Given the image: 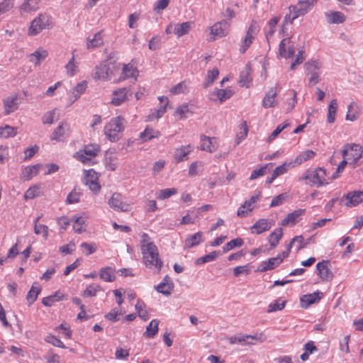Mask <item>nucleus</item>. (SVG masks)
Instances as JSON below:
<instances>
[{
    "instance_id": "obj_1",
    "label": "nucleus",
    "mask_w": 363,
    "mask_h": 363,
    "mask_svg": "<svg viewBox=\"0 0 363 363\" xmlns=\"http://www.w3.org/2000/svg\"><path fill=\"white\" fill-rule=\"evenodd\" d=\"M141 252L145 267L149 269H155L159 273L162 268L163 262L160 258L157 246L155 244H149L148 247H143Z\"/></svg>"
},
{
    "instance_id": "obj_2",
    "label": "nucleus",
    "mask_w": 363,
    "mask_h": 363,
    "mask_svg": "<svg viewBox=\"0 0 363 363\" xmlns=\"http://www.w3.org/2000/svg\"><path fill=\"white\" fill-rule=\"evenodd\" d=\"M125 122L124 118L119 116L111 118L105 125L104 134L111 142H117L121 138L125 130Z\"/></svg>"
},
{
    "instance_id": "obj_3",
    "label": "nucleus",
    "mask_w": 363,
    "mask_h": 363,
    "mask_svg": "<svg viewBox=\"0 0 363 363\" xmlns=\"http://www.w3.org/2000/svg\"><path fill=\"white\" fill-rule=\"evenodd\" d=\"M116 69V66L113 62L111 60H105L95 67L93 77L95 79L110 80L114 75Z\"/></svg>"
},
{
    "instance_id": "obj_4",
    "label": "nucleus",
    "mask_w": 363,
    "mask_h": 363,
    "mask_svg": "<svg viewBox=\"0 0 363 363\" xmlns=\"http://www.w3.org/2000/svg\"><path fill=\"white\" fill-rule=\"evenodd\" d=\"M101 151V147L96 143L86 145L82 149L74 154V157L83 164H87L92 158L96 157Z\"/></svg>"
},
{
    "instance_id": "obj_5",
    "label": "nucleus",
    "mask_w": 363,
    "mask_h": 363,
    "mask_svg": "<svg viewBox=\"0 0 363 363\" xmlns=\"http://www.w3.org/2000/svg\"><path fill=\"white\" fill-rule=\"evenodd\" d=\"M51 25V16L46 13H40L33 19L28 28V35L35 36L39 34L43 29L49 28Z\"/></svg>"
},
{
    "instance_id": "obj_6",
    "label": "nucleus",
    "mask_w": 363,
    "mask_h": 363,
    "mask_svg": "<svg viewBox=\"0 0 363 363\" xmlns=\"http://www.w3.org/2000/svg\"><path fill=\"white\" fill-rule=\"evenodd\" d=\"M342 154L344 158L350 161V164L355 166L363 155V148L355 143L346 144Z\"/></svg>"
},
{
    "instance_id": "obj_7",
    "label": "nucleus",
    "mask_w": 363,
    "mask_h": 363,
    "mask_svg": "<svg viewBox=\"0 0 363 363\" xmlns=\"http://www.w3.org/2000/svg\"><path fill=\"white\" fill-rule=\"evenodd\" d=\"M306 74L308 77V86H313L320 80V69L321 65L317 60L308 61L304 65Z\"/></svg>"
},
{
    "instance_id": "obj_8",
    "label": "nucleus",
    "mask_w": 363,
    "mask_h": 363,
    "mask_svg": "<svg viewBox=\"0 0 363 363\" xmlns=\"http://www.w3.org/2000/svg\"><path fill=\"white\" fill-rule=\"evenodd\" d=\"M325 170L321 167L315 169H308L301 179L308 181L307 184L311 186H322L325 183Z\"/></svg>"
},
{
    "instance_id": "obj_9",
    "label": "nucleus",
    "mask_w": 363,
    "mask_h": 363,
    "mask_svg": "<svg viewBox=\"0 0 363 363\" xmlns=\"http://www.w3.org/2000/svg\"><path fill=\"white\" fill-rule=\"evenodd\" d=\"M318 0H299L295 5H291L289 7L293 13H296V16H303L308 13L315 5Z\"/></svg>"
},
{
    "instance_id": "obj_10",
    "label": "nucleus",
    "mask_w": 363,
    "mask_h": 363,
    "mask_svg": "<svg viewBox=\"0 0 363 363\" xmlns=\"http://www.w3.org/2000/svg\"><path fill=\"white\" fill-rule=\"evenodd\" d=\"M108 203L111 208L116 211L127 212L130 211V203L126 202L119 193H114L109 199Z\"/></svg>"
},
{
    "instance_id": "obj_11",
    "label": "nucleus",
    "mask_w": 363,
    "mask_h": 363,
    "mask_svg": "<svg viewBox=\"0 0 363 363\" xmlns=\"http://www.w3.org/2000/svg\"><path fill=\"white\" fill-rule=\"evenodd\" d=\"M191 23H170L166 28L167 34H175L178 38L187 34L190 30Z\"/></svg>"
},
{
    "instance_id": "obj_12",
    "label": "nucleus",
    "mask_w": 363,
    "mask_h": 363,
    "mask_svg": "<svg viewBox=\"0 0 363 363\" xmlns=\"http://www.w3.org/2000/svg\"><path fill=\"white\" fill-rule=\"evenodd\" d=\"M278 84L269 89V90L265 94L262 101V105L265 108H272L278 104L277 99V96Z\"/></svg>"
},
{
    "instance_id": "obj_13",
    "label": "nucleus",
    "mask_w": 363,
    "mask_h": 363,
    "mask_svg": "<svg viewBox=\"0 0 363 363\" xmlns=\"http://www.w3.org/2000/svg\"><path fill=\"white\" fill-rule=\"evenodd\" d=\"M329 261L323 260L316 264L318 275L323 281H328L333 279V274L328 267Z\"/></svg>"
},
{
    "instance_id": "obj_14",
    "label": "nucleus",
    "mask_w": 363,
    "mask_h": 363,
    "mask_svg": "<svg viewBox=\"0 0 363 363\" xmlns=\"http://www.w3.org/2000/svg\"><path fill=\"white\" fill-rule=\"evenodd\" d=\"M345 199L347 202L345 205L347 207L357 206L363 201V191H353L348 192L342 199L341 201Z\"/></svg>"
},
{
    "instance_id": "obj_15",
    "label": "nucleus",
    "mask_w": 363,
    "mask_h": 363,
    "mask_svg": "<svg viewBox=\"0 0 363 363\" xmlns=\"http://www.w3.org/2000/svg\"><path fill=\"white\" fill-rule=\"evenodd\" d=\"M18 94L16 93H13L3 100L5 115H9L18 109Z\"/></svg>"
},
{
    "instance_id": "obj_16",
    "label": "nucleus",
    "mask_w": 363,
    "mask_h": 363,
    "mask_svg": "<svg viewBox=\"0 0 363 363\" xmlns=\"http://www.w3.org/2000/svg\"><path fill=\"white\" fill-rule=\"evenodd\" d=\"M259 199V196H252L249 200L240 206L237 211V216L245 218L254 209V203Z\"/></svg>"
},
{
    "instance_id": "obj_17",
    "label": "nucleus",
    "mask_w": 363,
    "mask_h": 363,
    "mask_svg": "<svg viewBox=\"0 0 363 363\" xmlns=\"http://www.w3.org/2000/svg\"><path fill=\"white\" fill-rule=\"evenodd\" d=\"M229 26L230 23L227 20L218 21L211 27V34L220 38L225 36L227 34L226 30Z\"/></svg>"
},
{
    "instance_id": "obj_18",
    "label": "nucleus",
    "mask_w": 363,
    "mask_h": 363,
    "mask_svg": "<svg viewBox=\"0 0 363 363\" xmlns=\"http://www.w3.org/2000/svg\"><path fill=\"white\" fill-rule=\"evenodd\" d=\"M42 167L40 164H36L32 166H27L22 169L21 173L20 175V179L23 181H29L33 177L36 176L40 168Z\"/></svg>"
},
{
    "instance_id": "obj_19",
    "label": "nucleus",
    "mask_w": 363,
    "mask_h": 363,
    "mask_svg": "<svg viewBox=\"0 0 363 363\" xmlns=\"http://www.w3.org/2000/svg\"><path fill=\"white\" fill-rule=\"evenodd\" d=\"M272 223L267 219H259L251 227V230L252 233L259 235L265 231L269 230L272 228Z\"/></svg>"
},
{
    "instance_id": "obj_20",
    "label": "nucleus",
    "mask_w": 363,
    "mask_h": 363,
    "mask_svg": "<svg viewBox=\"0 0 363 363\" xmlns=\"http://www.w3.org/2000/svg\"><path fill=\"white\" fill-rule=\"evenodd\" d=\"M304 213L305 209L299 208L295 210L292 213H289L286 217L281 221L280 224L283 226H286L289 224L294 225L298 222L300 217Z\"/></svg>"
},
{
    "instance_id": "obj_21",
    "label": "nucleus",
    "mask_w": 363,
    "mask_h": 363,
    "mask_svg": "<svg viewBox=\"0 0 363 363\" xmlns=\"http://www.w3.org/2000/svg\"><path fill=\"white\" fill-rule=\"evenodd\" d=\"M320 294H322L317 291V292H314L313 294H308L302 296L300 298L301 306L303 308H307L311 304L317 303L321 298Z\"/></svg>"
},
{
    "instance_id": "obj_22",
    "label": "nucleus",
    "mask_w": 363,
    "mask_h": 363,
    "mask_svg": "<svg viewBox=\"0 0 363 363\" xmlns=\"http://www.w3.org/2000/svg\"><path fill=\"white\" fill-rule=\"evenodd\" d=\"M48 55V52L43 48H38L34 52L28 55L30 62L38 66Z\"/></svg>"
},
{
    "instance_id": "obj_23",
    "label": "nucleus",
    "mask_w": 363,
    "mask_h": 363,
    "mask_svg": "<svg viewBox=\"0 0 363 363\" xmlns=\"http://www.w3.org/2000/svg\"><path fill=\"white\" fill-rule=\"evenodd\" d=\"M128 89L126 87L115 90L112 94L111 103L114 106H119L127 99Z\"/></svg>"
},
{
    "instance_id": "obj_24",
    "label": "nucleus",
    "mask_w": 363,
    "mask_h": 363,
    "mask_svg": "<svg viewBox=\"0 0 363 363\" xmlns=\"http://www.w3.org/2000/svg\"><path fill=\"white\" fill-rule=\"evenodd\" d=\"M328 23L340 24L345 21V16L340 11H329L325 13Z\"/></svg>"
},
{
    "instance_id": "obj_25",
    "label": "nucleus",
    "mask_w": 363,
    "mask_h": 363,
    "mask_svg": "<svg viewBox=\"0 0 363 363\" xmlns=\"http://www.w3.org/2000/svg\"><path fill=\"white\" fill-rule=\"evenodd\" d=\"M281 263V259L280 257H272L268 260L263 262L259 267V271L261 272H267L274 269L279 264Z\"/></svg>"
},
{
    "instance_id": "obj_26",
    "label": "nucleus",
    "mask_w": 363,
    "mask_h": 363,
    "mask_svg": "<svg viewBox=\"0 0 363 363\" xmlns=\"http://www.w3.org/2000/svg\"><path fill=\"white\" fill-rule=\"evenodd\" d=\"M86 87V83L85 82H82L77 84L72 89V95L69 97L70 104H73L80 97V96L85 91Z\"/></svg>"
},
{
    "instance_id": "obj_27",
    "label": "nucleus",
    "mask_w": 363,
    "mask_h": 363,
    "mask_svg": "<svg viewBox=\"0 0 363 363\" xmlns=\"http://www.w3.org/2000/svg\"><path fill=\"white\" fill-rule=\"evenodd\" d=\"M245 341L243 342L242 345H254L256 342H263L266 340V335L263 333H257L253 335H245Z\"/></svg>"
},
{
    "instance_id": "obj_28",
    "label": "nucleus",
    "mask_w": 363,
    "mask_h": 363,
    "mask_svg": "<svg viewBox=\"0 0 363 363\" xmlns=\"http://www.w3.org/2000/svg\"><path fill=\"white\" fill-rule=\"evenodd\" d=\"M216 140V138H209L206 135L201 136V150L209 152H213L216 150L214 142Z\"/></svg>"
},
{
    "instance_id": "obj_29",
    "label": "nucleus",
    "mask_w": 363,
    "mask_h": 363,
    "mask_svg": "<svg viewBox=\"0 0 363 363\" xmlns=\"http://www.w3.org/2000/svg\"><path fill=\"white\" fill-rule=\"evenodd\" d=\"M116 270L111 267H106L99 270V277L105 281L112 282L116 279Z\"/></svg>"
},
{
    "instance_id": "obj_30",
    "label": "nucleus",
    "mask_w": 363,
    "mask_h": 363,
    "mask_svg": "<svg viewBox=\"0 0 363 363\" xmlns=\"http://www.w3.org/2000/svg\"><path fill=\"white\" fill-rule=\"evenodd\" d=\"M289 40L288 38L283 39L280 44L279 48V55L284 58H290L292 57L294 55L295 53V49L294 46H289L287 49V52H285V45L286 43L289 42Z\"/></svg>"
},
{
    "instance_id": "obj_31",
    "label": "nucleus",
    "mask_w": 363,
    "mask_h": 363,
    "mask_svg": "<svg viewBox=\"0 0 363 363\" xmlns=\"http://www.w3.org/2000/svg\"><path fill=\"white\" fill-rule=\"evenodd\" d=\"M203 233L198 232L185 240V247L191 248L203 242Z\"/></svg>"
},
{
    "instance_id": "obj_32",
    "label": "nucleus",
    "mask_w": 363,
    "mask_h": 363,
    "mask_svg": "<svg viewBox=\"0 0 363 363\" xmlns=\"http://www.w3.org/2000/svg\"><path fill=\"white\" fill-rule=\"evenodd\" d=\"M103 44L104 40L101 31L95 33L93 38H87L86 40V48L88 49L98 48Z\"/></svg>"
},
{
    "instance_id": "obj_33",
    "label": "nucleus",
    "mask_w": 363,
    "mask_h": 363,
    "mask_svg": "<svg viewBox=\"0 0 363 363\" xmlns=\"http://www.w3.org/2000/svg\"><path fill=\"white\" fill-rule=\"evenodd\" d=\"M191 152L190 146H182L174 151V160L179 163L186 159V156Z\"/></svg>"
},
{
    "instance_id": "obj_34",
    "label": "nucleus",
    "mask_w": 363,
    "mask_h": 363,
    "mask_svg": "<svg viewBox=\"0 0 363 363\" xmlns=\"http://www.w3.org/2000/svg\"><path fill=\"white\" fill-rule=\"evenodd\" d=\"M160 135V133L158 130H156L152 128L147 127L144 131L140 133V138L143 142H147L153 138H157Z\"/></svg>"
},
{
    "instance_id": "obj_35",
    "label": "nucleus",
    "mask_w": 363,
    "mask_h": 363,
    "mask_svg": "<svg viewBox=\"0 0 363 363\" xmlns=\"http://www.w3.org/2000/svg\"><path fill=\"white\" fill-rule=\"evenodd\" d=\"M160 321L157 319L151 320L146 328L144 336L151 338L153 337L158 332Z\"/></svg>"
},
{
    "instance_id": "obj_36",
    "label": "nucleus",
    "mask_w": 363,
    "mask_h": 363,
    "mask_svg": "<svg viewBox=\"0 0 363 363\" xmlns=\"http://www.w3.org/2000/svg\"><path fill=\"white\" fill-rule=\"evenodd\" d=\"M283 230L281 228L275 229L269 236L271 247L274 248L282 238Z\"/></svg>"
},
{
    "instance_id": "obj_37",
    "label": "nucleus",
    "mask_w": 363,
    "mask_h": 363,
    "mask_svg": "<svg viewBox=\"0 0 363 363\" xmlns=\"http://www.w3.org/2000/svg\"><path fill=\"white\" fill-rule=\"evenodd\" d=\"M359 118V112L357 111V104L352 101L347 107V112L346 114V120L354 121Z\"/></svg>"
},
{
    "instance_id": "obj_38",
    "label": "nucleus",
    "mask_w": 363,
    "mask_h": 363,
    "mask_svg": "<svg viewBox=\"0 0 363 363\" xmlns=\"http://www.w3.org/2000/svg\"><path fill=\"white\" fill-rule=\"evenodd\" d=\"M337 109V103L336 99H333L329 106H328V111L327 115V121L329 123H333L335 120V113Z\"/></svg>"
},
{
    "instance_id": "obj_39",
    "label": "nucleus",
    "mask_w": 363,
    "mask_h": 363,
    "mask_svg": "<svg viewBox=\"0 0 363 363\" xmlns=\"http://www.w3.org/2000/svg\"><path fill=\"white\" fill-rule=\"evenodd\" d=\"M315 153L314 151L311 150H307L300 155H298L296 159L294 160V163L296 165H299L302 164L303 162H306L310 159H312L315 156Z\"/></svg>"
},
{
    "instance_id": "obj_40",
    "label": "nucleus",
    "mask_w": 363,
    "mask_h": 363,
    "mask_svg": "<svg viewBox=\"0 0 363 363\" xmlns=\"http://www.w3.org/2000/svg\"><path fill=\"white\" fill-rule=\"evenodd\" d=\"M41 0H25L21 6V9L26 12L35 11L38 9V4Z\"/></svg>"
},
{
    "instance_id": "obj_41",
    "label": "nucleus",
    "mask_w": 363,
    "mask_h": 363,
    "mask_svg": "<svg viewBox=\"0 0 363 363\" xmlns=\"http://www.w3.org/2000/svg\"><path fill=\"white\" fill-rule=\"evenodd\" d=\"M62 298L63 295L61 294L59 291H57L51 296L43 298L42 300V303L45 306H51L54 303L62 300Z\"/></svg>"
},
{
    "instance_id": "obj_42",
    "label": "nucleus",
    "mask_w": 363,
    "mask_h": 363,
    "mask_svg": "<svg viewBox=\"0 0 363 363\" xmlns=\"http://www.w3.org/2000/svg\"><path fill=\"white\" fill-rule=\"evenodd\" d=\"M102 288L99 284H92L89 285L83 292L84 296L91 297L95 296L97 292L102 291Z\"/></svg>"
},
{
    "instance_id": "obj_43",
    "label": "nucleus",
    "mask_w": 363,
    "mask_h": 363,
    "mask_svg": "<svg viewBox=\"0 0 363 363\" xmlns=\"http://www.w3.org/2000/svg\"><path fill=\"white\" fill-rule=\"evenodd\" d=\"M41 289L40 286H35L33 285L28 291L26 299L28 302V304L30 305L35 302L37 299L38 294H40Z\"/></svg>"
},
{
    "instance_id": "obj_44",
    "label": "nucleus",
    "mask_w": 363,
    "mask_h": 363,
    "mask_svg": "<svg viewBox=\"0 0 363 363\" xmlns=\"http://www.w3.org/2000/svg\"><path fill=\"white\" fill-rule=\"evenodd\" d=\"M16 133V129L12 126L6 125L4 127H0V138L14 137Z\"/></svg>"
},
{
    "instance_id": "obj_45",
    "label": "nucleus",
    "mask_w": 363,
    "mask_h": 363,
    "mask_svg": "<svg viewBox=\"0 0 363 363\" xmlns=\"http://www.w3.org/2000/svg\"><path fill=\"white\" fill-rule=\"evenodd\" d=\"M279 21V17H274L269 20L266 28V38L269 39L275 32V28Z\"/></svg>"
},
{
    "instance_id": "obj_46",
    "label": "nucleus",
    "mask_w": 363,
    "mask_h": 363,
    "mask_svg": "<svg viewBox=\"0 0 363 363\" xmlns=\"http://www.w3.org/2000/svg\"><path fill=\"white\" fill-rule=\"evenodd\" d=\"M155 288L157 292L168 296L171 294V292L173 290L174 283H169L167 284L164 283H160Z\"/></svg>"
},
{
    "instance_id": "obj_47",
    "label": "nucleus",
    "mask_w": 363,
    "mask_h": 363,
    "mask_svg": "<svg viewBox=\"0 0 363 363\" xmlns=\"http://www.w3.org/2000/svg\"><path fill=\"white\" fill-rule=\"evenodd\" d=\"M213 94L216 95L220 102L230 99L233 95V91L230 89H218Z\"/></svg>"
},
{
    "instance_id": "obj_48",
    "label": "nucleus",
    "mask_w": 363,
    "mask_h": 363,
    "mask_svg": "<svg viewBox=\"0 0 363 363\" xmlns=\"http://www.w3.org/2000/svg\"><path fill=\"white\" fill-rule=\"evenodd\" d=\"M243 243H244L243 240L242 238H238L233 239V240H230V242H228V243H226L223 247V252H227L229 250H231L232 249H233L235 247H241L243 245Z\"/></svg>"
},
{
    "instance_id": "obj_49",
    "label": "nucleus",
    "mask_w": 363,
    "mask_h": 363,
    "mask_svg": "<svg viewBox=\"0 0 363 363\" xmlns=\"http://www.w3.org/2000/svg\"><path fill=\"white\" fill-rule=\"evenodd\" d=\"M138 74V70L135 67H134L133 65H125L123 70H122V74L123 75V78H130V77H135L136 78Z\"/></svg>"
},
{
    "instance_id": "obj_50",
    "label": "nucleus",
    "mask_w": 363,
    "mask_h": 363,
    "mask_svg": "<svg viewBox=\"0 0 363 363\" xmlns=\"http://www.w3.org/2000/svg\"><path fill=\"white\" fill-rule=\"evenodd\" d=\"M219 254H220L219 252L213 251V252H210L209 254L206 255L203 257L198 258L196 261V264H204L206 262H212L217 258V257L218 256Z\"/></svg>"
},
{
    "instance_id": "obj_51",
    "label": "nucleus",
    "mask_w": 363,
    "mask_h": 363,
    "mask_svg": "<svg viewBox=\"0 0 363 363\" xmlns=\"http://www.w3.org/2000/svg\"><path fill=\"white\" fill-rule=\"evenodd\" d=\"M178 191L176 188H169L160 190L157 193V199L160 200L167 199L172 196L177 194Z\"/></svg>"
},
{
    "instance_id": "obj_52",
    "label": "nucleus",
    "mask_w": 363,
    "mask_h": 363,
    "mask_svg": "<svg viewBox=\"0 0 363 363\" xmlns=\"http://www.w3.org/2000/svg\"><path fill=\"white\" fill-rule=\"evenodd\" d=\"M218 74L219 71L218 68H213L212 70H209L208 72L206 82L204 83L203 86L207 88L211 86L218 77Z\"/></svg>"
},
{
    "instance_id": "obj_53",
    "label": "nucleus",
    "mask_w": 363,
    "mask_h": 363,
    "mask_svg": "<svg viewBox=\"0 0 363 363\" xmlns=\"http://www.w3.org/2000/svg\"><path fill=\"white\" fill-rule=\"evenodd\" d=\"M248 133V128L247 125L246 121H242L240 125V131L237 134L236 136V144L238 145L240 143L244 140Z\"/></svg>"
},
{
    "instance_id": "obj_54",
    "label": "nucleus",
    "mask_w": 363,
    "mask_h": 363,
    "mask_svg": "<svg viewBox=\"0 0 363 363\" xmlns=\"http://www.w3.org/2000/svg\"><path fill=\"white\" fill-rule=\"evenodd\" d=\"M65 125L67 126V124L62 123L56 128L50 136L51 140H60L65 133Z\"/></svg>"
},
{
    "instance_id": "obj_55",
    "label": "nucleus",
    "mask_w": 363,
    "mask_h": 363,
    "mask_svg": "<svg viewBox=\"0 0 363 363\" xmlns=\"http://www.w3.org/2000/svg\"><path fill=\"white\" fill-rule=\"evenodd\" d=\"M187 91V85L185 82H182L172 86L170 93L173 95L183 94Z\"/></svg>"
},
{
    "instance_id": "obj_56",
    "label": "nucleus",
    "mask_w": 363,
    "mask_h": 363,
    "mask_svg": "<svg viewBox=\"0 0 363 363\" xmlns=\"http://www.w3.org/2000/svg\"><path fill=\"white\" fill-rule=\"evenodd\" d=\"M72 220L74 222L73 223V229L77 233H82L83 230V224L84 223V220L82 217L79 216H73Z\"/></svg>"
},
{
    "instance_id": "obj_57",
    "label": "nucleus",
    "mask_w": 363,
    "mask_h": 363,
    "mask_svg": "<svg viewBox=\"0 0 363 363\" xmlns=\"http://www.w3.org/2000/svg\"><path fill=\"white\" fill-rule=\"evenodd\" d=\"M39 194V187L37 185L30 186L24 194L26 200L33 199Z\"/></svg>"
},
{
    "instance_id": "obj_58",
    "label": "nucleus",
    "mask_w": 363,
    "mask_h": 363,
    "mask_svg": "<svg viewBox=\"0 0 363 363\" xmlns=\"http://www.w3.org/2000/svg\"><path fill=\"white\" fill-rule=\"evenodd\" d=\"M291 165V162L284 163L283 164L276 167L275 169L272 172L274 177L277 178V177L285 174L288 171V169Z\"/></svg>"
},
{
    "instance_id": "obj_59",
    "label": "nucleus",
    "mask_w": 363,
    "mask_h": 363,
    "mask_svg": "<svg viewBox=\"0 0 363 363\" xmlns=\"http://www.w3.org/2000/svg\"><path fill=\"white\" fill-rule=\"evenodd\" d=\"M80 197L81 193L74 189L68 194L66 201L67 203H75L79 202Z\"/></svg>"
},
{
    "instance_id": "obj_60",
    "label": "nucleus",
    "mask_w": 363,
    "mask_h": 363,
    "mask_svg": "<svg viewBox=\"0 0 363 363\" xmlns=\"http://www.w3.org/2000/svg\"><path fill=\"white\" fill-rule=\"evenodd\" d=\"M34 232L36 235L42 234L45 239L48 236V227L43 224L34 225Z\"/></svg>"
},
{
    "instance_id": "obj_61",
    "label": "nucleus",
    "mask_w": 363,
    "mask_h": 363,
    "mask_svg": "<svg viewBox=\"0 0 363 363\" xmlns=\"http://www.w3.org/2000/svg\"><path fill=\"white\" fill-rule=\"evenodd\" d=\"M289 125V124L287 123L279 125L269 136L268 142H272V140H274L281 133V131Z\"/></svg>"
},
{
    "instance_id": "obj_62",
    "label": "nucleus",
    "mask_w": 363,
    "mask_h": 363,
    "mask_svg": "<svg viewBox=\"0 0 363 363\" xmlns=\"http://www.w3.org/2000/svg\"><path fill=\"white\" fill-rule=\"evenodd\" d=\"M98 181L97 173L94 172L93 169H90L86 171L84 183L86 185H89L91 182H96Z\"/></svg>"
},
{
    "instance_id": "obj_63",
    "label": "nucleus",
    "mask_w": 363,
    "mask_h": 363,
    "mask_svg": "<svg viewBox=\"0 0 363 363\" xmlns=\"http://www.w3.org/2000/svg\"><path fill=\"white\" fill-rule=\"evenodd\" d=\"M250 81H251V78L250 77V74H249L247 69L246 71L242 72L240 73V80H239V83H240V86H246L247 87H248L249 83L250 82Z\"/></svg>"
},
{
    "instance_id": "obj_64",
    "label": "nucleus",
    "mask_w": 363,
    "mask_h": 363,
    "mask_svg": "<svg viewBox=\"0 0 363 363\" xmlns=\"http://www.w3.org/2000/svg\"><path fill=\"white\" fill-rule=\"evenodd\" d=\"M143 303H140L139 301L135 305V309L138 313V315L144 320H147L149 318V315L146 311L143 310Z\"/></svg>"
}]
</instances>
